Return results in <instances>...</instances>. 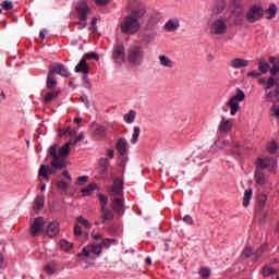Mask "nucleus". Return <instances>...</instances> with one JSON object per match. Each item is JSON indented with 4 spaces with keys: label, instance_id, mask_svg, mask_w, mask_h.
I'll use <instances>...</instances> for the list:
<instances>
[{
    "label": "nucleus",
    "instance_id": "f257e3e1",
    "mask_svg": "<svg viewBox=\"0 0 279 279\" xmlns=\"http://www.w3.org/2000/svg\"><path fill=\"white\" fill-rule=\"evenodd\" d=\"M71 145L73 142H66L58 151V144H52L49 149L48 154L52 158L50 165L45 166L41 165L38 171V175L44 178L46 182H49V175H56L58 171H62V169L66 168V156L71 154Z\"/></svg>",
    "mask_w": 279,
    "mask_h": 279
},
{
    "label": "nucleus",
    "instance_id": "f03ea898",
    "mask_svg": "<svg viewBox=\"0 0 279 279\" xmlns=\"http://www.w3.org/2000/svg\"><path fill=\"white\" fill-rule=\"evenodd\" d=\"M113 197L111 201V208L116 215L123 213L125 204L123 202V181L121 179H116L113 185L107 189Z\"/></svg>",
    "mask_w": 279,
    "mask_h": 279
},
{
    "label": "nucleus",
    "instance_id": "7ed1b4c3",
    "mask_svg": "<svg viewBox=\"0 0 279 279\" xmlns=\"http://www.w3.org/2000/svg\"><path fill=\"white\" fill-rule=\"evenodd\" d=\"M75 12L80 22L76 23L78 25L77 29H84L86 25H88V15L93 12L90 7H88V0H80L76 2Z\"/></svg>",
    "mask_w": 279,
    "mask_h": 279
},
{
    "label": "nucleus",
    "instance_id": "20e7f679",
    "mask_svg": "<svg viewBox=\"0 0 279 279\" xmlns=\"http://www.w3.org/2000/svg\"><path fill=\"white\" fill-rule=\"evenodd\" d=\"M140 29L141 21L133 16L125 15L120 23V31L126 36H134L135 34H138Z\"/></svg>",
    "mask_w": 279,
    "mask_h": 279
},
{
    "label": "nucleus",
    "instance_id": "39448f33",
    "mask_svg": "<svg viewBox=\"0 0 279 279\" xmlns=\"http://www.w3.org/2000/svg\"><path fill=\"white\" fill-rule=\"evenodd\" d=\"M126 10L129 12V16H132L133 19H136L140 21V19H143L145 14H147V8L142 2H138L136 0L129 1V4L126 7Z\"/></svg>",
    "mask_w": 279,
    "mask_h": 279
},
{
    "label": "nucleus",
    "instance_id": "423d86ee",
    "mask_svg": "<svg viewBox=\"0 0 279 279\" xmlns=\"http://www.w3.org/2000/svg\"><path fill=\"white\" fill-rule=\"evenodd\" d=\"M228 32V22L225 19H216L209 24V34L213 36H223Z\"/></svg>",
    "mask_w": 279,
    "mask_h": 279
},
{
    "label": "nucleus",
    "instance_id": "0eeeda50",
    "mask_svg": "<svg viewBox=\"0 0 279 279\" xmlns=\"http://www.w3.org/2000/svg\"><path fill=\"white\" fill-rule=\"evenodd\" d=\"M145 58V50L141 46H131L129 49V62L138 66L143 64V59Z\"/></svg>",
    "mask_w": 279,
    "mask_h": 279
},
{
    "label": "nucleus",
    "instance_id": "6e6552de",
    "mask_svg": "<svg viewBox=\"0 0 279 279\" xmlns=\"http://www.w3.org/2000/svg\"><path fill=\"white\" fill-rule=\"evenodd\" d=\"M265 15V10H263L262 5L254 4L250 8L248 12L246 13V19L248 23H256V21H260Z\"/></svg>",
    "mask_w": 279,
    "mask_h": 279
},
{
    "label": "nucleus",
    "instance_id": "1a4fd4ad",
    "mask_svg": "<svg viewBox=\"0 0 279 279\" xmlns=\"http://www.w3.org/2000/svg\"><path fill=\"white\" fill-rule=\"evenodd\" d=\"M111 58L116 64H123L125 62V46L121 43L116 44L112 48Z\"/></svg>",
    "mask_w": 279,
    "mask_h": 279
},
{
    "label": "nucleus",
    "instance_id": "9d476101",
    "mask_svg": "<svg viewBox=\"0 0 279 279\" xmlns=\"http://www.w3.org/2000/svg\"><path fill=\"white\" fill-rule=\"evenodd\" d=\"M257 84H259V86H263V90L267 93L268 90H271L274 86L279 87V77H262L257 81Z\"/></svg>",
    "mask_w": 279,
    "mask_h": 279
},
{
    "label": "nucleus",
    "instance_id": "9b49d317",
    "mask_svg": "<svg viewBox=\"0 0 279 279\" xmlns=\"http://www.w3.org/2000/svg\"><path fill=\"white\" fill-rule=\"evenodd\" d=\"M45 228V219L35 218L31 226V235L32 236H40L43 234V230Z\"/></svg>",
    "mask_w": 279,
    "mask_h": 279
},
{
    "label": "nucleus",
    "instance_id": "f8f14e48",
    "mask_svg": "<svg viewBox=\"0 0 279 279\" xmlns=\"http://www.w3.org/2000/svg\"><path fill=\"white\" fill-rule=\"evenodd\" d=\"M101 246L99 244H89L85 246L81 253H78V256H90V254L101 256Z\"/></svg>",
    "mask_w": 279,
    "mask_h": 279
},
{
    "label": "nucleus",
    "instance_id": "ddd939ff",
    "mask_svg": "<svg viewBox=\"0 0 279 279\" xmlns=\"http://www.w3.org/2000/svg\"><path fill=\"white\" fill-rule=\"evenodd\" d=\"M116 149L120 156H125L128 154V150L130 149V146L128 145V140L125 137H121L116 143Z\"/></svg>",
    "mask_w": 279,
    "mask_h": 279
},
{
    "label": "nucleus",
    "instance_id": "4468645a",
    "mask_svg": "<svg viewBox=\"0 0 279 279\" xmlns=\"http://www.w3.org/2000/svg\"><path fill=\"white\" fill-rule=\"evenodd\" d=\"M100 220L102 223H110V221L114 220V213L108 207L100 209Z\"/></svg>",
    "mask_w": 279,
    "mask_h": 279
},
{
    "label": "nucleus",
    "instance_id": "2eb2a0df",
    "mask_svg": "<svg viewBox=\"0 0 279 279\" xmlns=\"http://www.w3.org/2000/svg\"><path fill=\"white\" fill-rule=\"evenodd\" d=\"M60 233V225L58 221L50 222L47 226L46 234L47 236H50V239H53V236H58Z\"/></svg>",
    "mask_w": 279,
    "mask_h": 279
},
{
    "label": "nucleus",
    "instance_id": "dca6fc26",
    "mask_svg": "<svg viewBox=\"0 0 279 279\" xmlns=\"http://www.w3.org/2000/svg\"><path fill=\"white\" fill-rule=\"evenodd\" d=\"M52 73L57 75H61V77H71V72L64 66V64L57 63L52 66Z\"/></svg>",
    "mask_w": 279,
    "mask_h": 279
},
{
    "label": "nucleus",
    "instance_id": "f3484780",
    "mask_svg": "<svg viewBox=\"0 0 279 279\" xmlns=\"http://www.w3.org/2000/svg\"><path fill=\"white\" fill-rule=\"evenodd\" d=\"M271 162H274V159L271 158H258L256 160V165H257L256 170L265 171V169H268L269 167H271Z\"/></svg>",
    "mask_w": 279,
    "mask_h": 279
},
{
    "label": "nucleus",
    "instance_id": "a211bd4d",
    "mask_svg": "<svg viewBox=\"0 0 279 279\" xmlns=\"http://www.w3.org/2000/svg\"><path fill=\"white\" fill-rule=\"evenodd\" d=\"M75 73H83L84 75H88L90 73V65L86 63V60L82 58V60L76 64L74 69Z\"/></svg>",
    "mask_w": 279,
    "mask_h": 279
},
{
    "label": "nucleus",
    "instance_id": "6ab92c4d",
    "mask_svg": "<svg viewBox=\"0 0 279 279\" xmlns=\"http://www.w3.org/2000/svg\"><path fill=\"white\" fill-rule=\"evenodd\" d=\"M163 28L166 29V32H177L180 28V20L178 19H172L169 20L168 22H166Z\"/></svg>",
    "mask_w": 279,
    "mask_h": 279
},
{
    "label": "nucleus",
    "instance_id": "aec40b11",
    "mask_svg": "<svg viewBox=\"0 0 279 279\" xmlns=\"http://www.w3.org/2000/svg\"><path fill=\"white\" fill-rule=\"evenodd\" d=\"M265 99L271 101V104H279V87L276 86L275 90L267 92L265 94Z\"/></svg>",
    "mask_w": 279,
    "mask_h": 279
},
{
    "label": "nucleus",
    "instance_id": "412c9836",
    "mask_svg": "<svg viewBox=\"0 0 279 279\" xmlns=\"http://www.w3.org/2000/svg\"><path fill=\"white\" fill-rule=\"evenodd\" d=\"M269 62L272 65L270 68V77H276L279 73V59L276 57H270Z\"/></svg>",
    "mask_w": 279,
    "mask_h": 279
},
{
    "label": "nucleus",
    "instance_id": "4be33fe9",
    "mask_svg": "<svg viewBox=\"0 0 279 279\" xmlns=\"http://www.w3.org/2000/svg\"><path fill=\"white\" fill-rule=\"evenodd\" d=\"M250 62L242 58H235L230 62L231 69H244Z\"/></svg>",
    "mask_w": 279,
    "mask_h": 279
},
{
    "label": "nucleus",
    "instance_id": "5701e85b",
    "mask_svg": "<svg viewBox=\"0 0 279 279\" xmlns=\"http://www.w3.org/2000/svg\"><path fill=\"white\" fill-rule=\"evenodd\" d=\"M258 71L262 73V75H267L269 71H271V65H269V62L265 59L259 60Z\"/></svg>",
    "mask_w": 279,
    "mask_h": 279
},
{
    "label": "nucleus",
    "instance_id": "b1692460",
    "mask_svg": "<svg viewBox=\"0 0 279 279\" xmlns=\"http://www.w3.org/2000/svg\"><path fill=\"white\" fill-rule=\"evenodd\" d=\"M159 58V64H161L165 69H173V60L169 57L161 54Z\"/></svg>",
    "mask_w": 279,
    "mask_h": 279
},
{
    "label": "nucleus",
    "instance_id": "393cba45",
    "mask_svg": "<svg viewBox=\"0 0 279 279\" xmlns=\"http://www.w3.org/2000/svg\"><path fill=\"white\" fill-rule=\"evenodd\" d=\"M58 86V81H56V74L53 72H48V77H47V88L49 90H53Z\"/></svg>",
    "mask_w": 279,
    "mask_h": 279
},
{
    "label": "nucleus",
    "instance_id": "a878e982",
    "mask_svg": "<svg viewBox=\"0 0 279 279\" xmlns=\"http://www.w3.org/2000/svg\"><path fill=\"white\" fill-rule=\"evenodd\" d=\"M219 130L225 133L230 132V130H232V120H226V118H222L219 124Z\"/></svg>",
    "mask_w": 279,
    "mask_h": 279
},
{
    "label": "nucleus",
    "instance_id": "bb28decb",
    "mask_svg": "<svg viewBox=\"0 0 279 279\" xmlns=\"http://www.w3.org/2000/svg\"><path fill=\"white\" fill-rule=\"evenodd\" d=\"M227 106L230 108V114L231 117H235L236 112H239L241 110V105H239V102H235L234 100H229L227 102Z\"/></svg>",
    "mask_w": 279,
    "mask_h": 279
},
{
    "label": "nucleus",
    "instance_id": "cd10ccee",
    "mask_svg": "<svg viewBox=\"0 0 279 279\" xmlns=\"http://www.w3.org/2000/svg\"><path fill=\"white\" fill-rule=\"evenodd\" d=\"M231 101H235L236 104H241V101H245V92L243 89H236L235 95L231 97Z\"/></svg>",
    "mask_w": 279,
    "mask_h": 279
},
{
    "label": "nucleus",
    "instance_id": "c85d7f7f",
    "mask_svg": "<svg viewBox=\"0 0 279 279\" xmlns=\"http://www.w3.org/2000/svg\"><path fill=\"white\" fill-rule=\"evenodd\" d=\"M94 136H96V138H104L106 136V128L99 124L96 125L94 129Z\"/></svg>",
    "mask_w": 279,
    "mask_h": 279
},
{
    "label": "nucleus",
    "instance_id": "c756f323",
    "mask_svg": "<svg viewBox=\"0 0 279 279\" xmlns=\"http://www.w3.org/2000/svg\"><path fill=\"white\" fill-rule=\"evenodd\" d=\"M278 12V9L276 8V4H271L267 10H266V19L269 21L271 19H276V14Z\"/></svg>",
    "mask_w": 279,
    "mask_h": 279
},
{
    "label": "nucleus",
    "instance_id": "7c9ffc66",
    "mask_svg": "<svg viewBox=\"0 0 279 279\" xmlns=\"http://www.w3.org/2000/svg\"><path fill=\"white\" fill-rule=\"evenodd\" d=\"M255 182L259 186H263V184H265V173H263L262 170H256L255 171Z\"/></svg>",
    "mask_w": 279,
    "mask_h": 279
},
{
    "label": "nucleus",
    "instance_id": "2f4dec72",
    "mask_svg": "<svg viewBox=\"0 0 279 279\" xmlns=\"http://www.w3.org/2000/svg\"><path fill=\"white\" fill-rule=\"evenodd\" d=\"M223 10H226V1L223 0L217 1L214 7V14H221Z\"/></svg>",
    "mask_w": 279,
    "mask_h": 279
},
{
    "label": "nucleus",
    "instance_id": "473e14b6",
    "mask_svg": "<svg viewBox=\"0 0 279 279\" xmlns=\"http://www.w3.org/2000/svg\"><path fill=\"white\" fill-rule=\"evenodd\" d=\"M253 196V191L252 189H248L244 192V197H243V206L244 208H247L250 206V199H252Z\"/></svg>",
    "mask_w": 279,
    "mask_h": 279
},
{
    "label": "nucleus",
    "instance_id": "72a5a7b5",
    "mask_svg": "<svg viewBox=\"0 0 279 279\" xmlns=\"http://www.w3.org/2000/svg\"><path fill=\"white\" fill-rule=\"evenodd\" d=\"M141 136V128L140 126H135L133 129V134H132V138H131V144L132 145H136L138 143V138Z\"/></svg>",
    "mask_w": 279,
    "mask_h": 279
},
{
    "label": "nucleus",
    "instance_id": "f704fd0d",
    "mask_svg": "<svg viewBox=\"0 0 279 279\" xmlns=\"http://www.w3.org/2000/svg\"><path fill=\"white\" fill-rule=\"evenodd\" d=\"M45 206V196H37L35 202H34V210H40Z\"/></svg>",
    "mask_w": 279,
    "mask_h": 279
},
{
    "label": "nucleus",
    "instance_id": "c9c22d12",
    "mask_svg": "<svg viewBox=\"0 0 279 279\" xmlns=\"http://www.w3.org/2000/svg\"><path fill=\"white\" fill-rule=\"evenodd\" d=\"M59 95H60V90L48 93L44 98L45 104H50V101H53V99H57Z\"/></svg>",
    "mask_w": 279,
    "mask_h": 279
},
{
    "label": "nucleus",
    "instance_id": "e433bc0d",
    "mask_svg": "<svg viewBox=\"0 0 279 279\" xmlns=\"http://www.w3.org/2000/svg\"><path fill=\"white\" fill-rule=\"evenodd\" d=\"M94 191H97V183H90L86 187L82 189L83 195H90Z\"/></svg>",
    "mask_w": 279,
    "mask_h": 279
},
{
    "label": "nucleus",
    "instance_id": "4c0bfd02",
    "mask_svg": "<svg viewBox=\"0 0 279 279\" xmlns=\"http://www.w3.org/2000/svg\"><path fill=\"white\" fill-rule=\"evenodd\" d=\"M56 262H49L45 267L46 274H48V276H53V274H56Z\"/></svg>",
    "mask_w": 279,
    "mask_h": 279
},
{
    "label": "nucleus",
    "instance_id": "58836bf2",
    "mask_svg": "<svg viewBox=\"0 0 279 279\" xmlns=\"http://www.w3.org/2000/svg\"><path fill=\"white\" fill-rule=\"evenodd\" d=\"M265 250H267V246L262 245L257 250L253 251V256H254L255 260H258V258H260V256H263Z\"/></svg>",
    "mask_w": 279,
    "mask_h": 279
},
{
    "label": "nucleus",
    "instance_id": "ea45409f",
    "mask_svg": "<svg viewBox=\"0 0 279 279\" xmlns=\"http://www.w3.org/2000/svg\"><path fill=\"white\" fill-rule=\"evenodd\" d=\"M134 119H136V111L131 110L129 113L124 114L125 123H134Z\"/></svg>",
    "mask_w": 279,
    "mask_h": 279
},
{
    "label": "nucleus",
    "instance_id": "a19ab883",
    "mask_svg": "<svg viewBox=\"0 0 279 279\" xmlns=\"http://www.w3.org/2000/svg\"><path fill=\"white\" fill-rule=\"evenodd\" d=\"M98 199L100 202V209L108 208V196L106 194H98Z\"/></svg>",
    "mask_w": 279,
    "mask_h": 279
},
{
    "label": "nucleus",
    "instance_id": "79ce46f5",
    "mask_svg": "<svg viewBox=\"0 0 279 279\" xmlns=\"http://www.w3.org/2000/svg\"><path fill=\"white\" fill-rule=\"evenodd\" d=\"M257 204L260 210H263L265 208V204H267V195L259 194L257 198Z\"/></svg>",
    "mask_w": 279,
    "mask_h": 279
},
{
    "label": "nucleus",
    "instance_id": "37998d69",
    "mask_svg": "<svg viewBox=\"0 0 279 279\" xmlns=\"http://www.w3.org/2000/svg\"><path fill=\"white\" fill-rule=\"evenodd\" d=\"M111 243H117V240H114V239L102 240V242L99 244L101 247V252H104V247H105V250H108L110 247Z\"/></svg>",
    "mask_w": 279,
    "mask_h": 279
},
{
    "label": "nucleus",
    "instance_id": "c03bdc74",
    "mask_svg": "<svg viewBox=\"0 0 279 279\" xmlns=\"http://www.w3.org/2000/svg\"><path fill=\"white\" fill-rule=\"evenodd\" d=\"M76 221L78 223H81L82 226H84V228H86L87 230H90V228H93V226L90 225V222H88V220H86L84 217L78 216L76 218Z\"/></svg>",
    "mask_w": 279,
    "mask_h": 279
},
{
    "label": "nucleus",
    "instance_id": "a18cd8bd",
    "mask_svg": "<svg viewBox=\"0 0 279 279\" xmlns=\"http://www.w3.org/2000/svg\"><path fill=\"white\" fill-rule=\"evenodd\" d=\"M60 245L63 252H70L73 250V244L66 242V240H61Z\"/></svg>",
    "mask_w": 279,
    "mask_h": 279
},
{
    "label": "nucleus",
    "instance_id": "49530a36",
    "mask_svg": "<svg viewBox=\"0 0 279 279\" xmlns=\"http://www.w3.org/2000/svg\"><path fill=\"white\" fill-rule=\"evenodd\" d=\"M83 60H96L99 61V54L96 52H87L83 56Z\"/></svg>",
    "mask_w": 279,
    "mask_h": 279
},
{
    "label": "nucleus",
    "instance_id": "de8ad7c7",
    "mask_svg": "<svg viewBox=\"0 0 279 279\" xmlns=\"http://www.w3.org/2000/svg\"><path fill=\"white\" fill-rule=\"evenodd\" d=\"M250 256H254V251L251 246H246L242 252V258H250Z\"/></svg>",
    "mask_w": 279,
    "mask_h": 279
},
{
    "label": "nucleus",
    "instance_id": "09e8293b",
    "mask_svg": "<svg viewBox=\"0 0 279 279\" xmlns=\"http://www.w3.org/2000/svg\"><path fill=\"white\" fill-rule=\"evenodd\" d=\"M268 151L269 154H276V151H278V144H276V142H271L268 145Z\"/></svg>",
    "mask_w": 279,
    "mask_h": 279
},
{
    "label": "nucleus",
    "instance_id": "8fccbe9b",
    "mask_svg": "<svg viewBox=\"0 0 279 279\" xmlns=\"http://www.w3.org/2000/svg\"><path fill=\"white\" fill-rule=\"evenodd\" d=\"M263 74L256 70H253L247 73V77H253V80H258Z\"/></svg>",
    "mask_w": 279,
    "mask_h": 279
},
{
    "label": "nucleus",
    "instance_id": "3c124183",
    "mask_svg": "<svg viewBox=\"0 0 279 279\" xmlns=\"http://www.w3.org/2000/svg\"><path fill=\"white\" fill-rule=\"evenodd\" d=\"M63 134H68L69 136H77V130L71 129V126L66 128Z\"/></svg>",
    "mask_w": 279,
    "mask_h": 279
},
{
    "label": "nucleus",
    "instance_id": "603ef678",
    "mask_svg": "<svg viewBox=\"0 0 279 279\" xmlns=\"http://www.w3.org/2000/svg\"><path fill=\"white\" fill-rule=\"evenodd\" d=\"M202 278H209L210 277V269L202 268L199 271Z\"/></svg>",
    "mask_w": 279,
    "mask_h": 279
},
{
    "label": "nucleus",
    "instance_id": "864d4df0",
    "mask_svg": "<svg viewBox=\"0 0 279 279\" xmlns=\"http://www.w3.org/2000/svg\"><path fill=\"white\" fill-rule=\"evenodd\" d=\"M264 276H272V274H276V269L266 266L263 271Z\"/></svg>",
    "mask_w": 279,
    "mask_h": 279
},
{
    "label": "nucleus",
    "instance_id": "5fc2aeb1",
    "mask_svg": "<svg viewBox=\"0 0 279 279\" xmlns=\"http://www.w3.org/2000/svg\"><path fill=\"white\" fill-rule=\"evenodd\" d=\"M58 189H60V191H66V189H69V183L64 182V181H59L57 183Z\"/></svg>",
    "mask_w": 279,
    "mask_h": 279
},
{
    "label": "nucleus",
    "instance_id": "6e6d98bb",
    "mask_svg": "<svg viewBox=\"0 0 279 279\" xmlns=\"http://www.w3.org/2000/svg\"><path fill=\"white\" fill-rule=\"evenodd\" d=\"M2 8L3 10H12L14 8V4H12L11 1L5 0L2 2Z\"/></svg>",
    "mask_w": 279,
    "mask_h": 279
},
{
    "label": "nucleus",
    "instance_id": "4d7b16f0",
    "mask_svg": "<svg viewBox=\"0 0 279 279\" xmlns=\"http://www.w3.org/2000/svg\"><path fill=\"white\" fill-rule=\"evenodd\" d=\"M76 182H77L78 186H83V184H84L85 182H88V177H87V175L78 177V178L76 179Z\"/></svg>",
    "mask_w": 279,
    "mask_h": 279
},
{
    "label": "nucleus",
    "instance_id": "13d9d810",
    "mask_svg": "<svg viewBox=\"0 0 279 279\" xmlns=\"http://www.w3.org/2000/svg\"><path fill=\"white\" fill-rule=\"evenodd\" d=\"M96 5H99V8H104L110 3V0H94Z\"/></svg>",
    "mask_w": 279,
    "mask_h": 279
},
{
    "label": "nucleus",
    "instance_id": "bf43d9fd",
    "mask_svg": "<svg viewBox=\"0 0 279 279\" xmlns=\"http://www.w3.org/2000/svg\"><path fill=\"white\" fill-rule=\"evenodd\" d=\"M92 239H94V241H101V239H104V234L93 231Z\"/></svg>",
    "mask_w": 279,
    "mask_h": 279
},
{
    "label": "nucleus",
    "instance_id": "052dcab7",
    "mask_svg": "<svg viewBox=\"0 0 279 279\" xmlns=\"http://www.w3.org/2000/svg\"><path fill=\"white\" fill-rule=\"evenodd\" d=\"M81 141H84V133H80L76 138L72 142V145H77V143H81Z\"/></svg>",
    "mask_w": 279,
    "mask_h": 279
},
{
    "label": "nucleus",
    "instance_id": "680f3d73",
    "mask_svg": "<svg viewBox=\"0 0 279 279\" xmlns=\"http://www.w3.org/2000/svg\"><path fill=\"white\" fill-rule=\"evenodd\" d=\"M74 234L76 236H82V227L80 225L74 226Z\"/></svg>",
    "mask_w": 279,
    "mask_h": 279
},
{
    "label": "nucleus",
    "instance_id": "e2e57ef3",
    "mask_svg": "<svg viewBox=\"0 0 279 279\" xmlns=\"http://www.w3.org/2000/svg\"><path fill=\"white\" fill-rule=\"evenodd\" d=\"M156 38V33H149L148 35L145 36V43H151Z\"/></svg>",
    "mask_w": 279,
    "mask_h": 279
},
{
    "label": "nucleus",
    "instance_id": "0e129e2a",
    "mask_svg": "<svg viewBox=\"0 0 279 279\" xmlns=\"http://www.w3.org/2000/svg\"><path fill=\"white\" fill-rule=\"evenodd\" d=\"M82 80L84 88H90V81L88 80V76H83Z\"/></svg>",
    "mask_w": 279,
    "mask_h": 279
},
{
    "label": "nucleus",
    "instance_id": "69168bd1",
    "mask_svg": "<svg viewBox=\"0 0 279 279\" xmlns=\"http://www.w3.org/2000/svg\"><path fill=\"white\" fill-rule=\"evenodd\" d=\"M184 223H187V226H193V217L186 215L183 218Z\"/></svg>",
    "mask_w": 279,
    "mask_h": 279
},
{
    "label": "nucleus",
    "instance_id": "338daca9",
    "mask_svg": "<svg viewBox=\"0 0 279 279\" xmlns=\"http://www.w3.org/2000/svg\"><path fill=\"white\" fill-rule=\"evenodd\" d=\"M99 168H108V159L101 158L99 160Z\"/></svg>",
    "mask_w": 279,
    "mask_h": 279
},
{
    "label": "nucleus",
    "instance_id": "774afa93",
    "mask_svg": "<svg viewBox=\"0 0 279 279\" xmlns=\"http://www.w3.org/2000/svg\"><path fill=\"white\" fill-rule=\"evenodd\" d=\"M272 112H274L275 117H279V107L274 106L272 107Z\"/></svg>",
    "mask_w": 279,
    "mask_h": 279
}]
</instances>
